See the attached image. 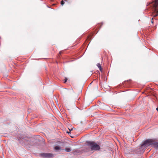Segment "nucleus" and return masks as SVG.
<instances>
[{"label": "nucleus", "mask_w": 158, "mask_h": 158, "mask_svg": "<svg viewBox=\"0 0 158 158\" xmlns=\"http://www.w3.org/2000/svg\"><path fill=\"white\" fill-rule=\"evenodd\" d=\"M97 66L99 68V70L101 71H102V69L101 68V65L100 63H98L97 64Z\"/></svg>", "instance_id": "obj_6"}, {"label": "nucleus", "mask_w": 158, "mask_h": 158, "mask_svg": "<svg viewBox=\"0 0 158 158\" xmlns=\"http://www.w3.org/2000/svg\"><path fill=\"white\" fill-rule=\"evenodd\" d=\"M153 5L154 8V17H156L158 15V8L157 6L158 5V0H155L153 2Z\"/></svg>", "instance_id": "obj_2"}, {"label": "nucleus", "mask_w": 158, "mask_h": 158, "mask_svg": "<svg viewBox=\"0 0 158 158\" xmlns=\"http://www.w3.org/2000/svg\"><path fill=\"white\" fill-rule=\"evenodd\" d=\"M67 80V78H65V80L64 81V83H65L66 82Z\"/></svg>", "instance_id": "obj_10"}, {"label": "nucleus", "mask_w": 158, "mask_h": 158, "mask_svg": "<svg viewBox=\"0 0 158 158\" xmlns=\"http://www.w3.org/2000/svg\"><path fill=\"white\" fill-rule=\"evenodd\" d=\"M65 150L66 152H70L71 150V148H66L65 149Z\"/></svg>", "instance_id": "obj_7"}, {"label": "nucleus", "mask_w": 158, "mask_h": 158, "mask_svg": "<svg viewBox=\"0 0 158 158\" xmlns=\"http://www.w3.org/2000/svg\"><path fill=\"white\" fill-rule=\"evenodd\" d=\"M154 143V139H149L145 140L142 144L141 147H147L151 145H153Z\"/></svg>", "instance_id": "obj_3"}, {"label": "nucleus", "mask_w": 158, "mask_h": 158, "mask_svg": "<svg viewBox=\"0 0 158 158\" xmlns=\"http://www.w3.org/2000/svg\"><path fill=\"white\" fill-rule=\"evenodd\" d=\"M64 4V2L63 0L61 1V4L62 6Z\"/></svg>", "instance_id": "obj_9"}, {"label": "nucleus", "mask_w": 158, "mask_h": 158, "mask_svg": "<svg viewBox=\"0 0 158 158\" xmlns=\"http://www.w3.org/2000/svg\"><path fill=\"white\" fill-rule=\"evenodd\" d=\"M65 1H67V0H64Z\"/></svg>", "instance_id": "obj_14"}, {"label": "nucleus", "mask_w": 158, "mask_h": 158, "mask_svg": "<svg viewBox=\"0 0 158 158\" xmlns=\"http://www.w3.org/2000/svg\"><path fill=\"white\" fill-rule=\"evenodd\" d=\"M40 155L44 158H51L53 156V154L50 153H42Z\"/></svg>", "instance_id": "obj_4"}, {"label": "nucleus", "mask_w": 158, "mask_h": 158, "mask_svg": "<svg viewBox=\"0 0 158 158\" xmlns=\"http://www.w3.org/2000/svg\"><path fill=\"white\" fill-rule=\"evenodd\" d=\"M71 90H72V91H73V90L72 89H71Z\"/></svg>", "instance_id": "obj_13"}, {"label": "nucleus", "mask_w": 158, "mask_h": 158, "mask_svg": "<svg viewBox=\"0 0 158 158\" xmlns=\"http://www.w3.org/2000/svg\"><path fill=\"white\" fill-rule=\"evenodd\" d=\"M60 149V147L58 146H56L54 148V149L56 150H59Z\"/></svg>", "instance_id": "obj_8"}, {"label": "nucleus", "mask_w": 158, "mask_h": 158, "mask_svg": "<svg viewBox=\"0 0 158 158\" xmlns=\"http://www.w3.org/2000/svg\"><path fill=\"white\" fill-rule=\"evenodd\" d=\"M151 22H152V23H153V21L152 20V21H151Z\"/></svg>", "instance_id": "obj_12"}, {"label": "nucleus", "mask_w": 158, "mask_h": 158, "mask_svg": "<svg viewBox=\"0 0 158 158\" xmlns=\"http://www.w3.org/2000/svg\"><path fill=\"white\" fill-rule=\"evenodd\" d=\"M156 110L158 111V107L157 108H156Z\"/></svg>", "instance_id": "obj_11"}, {"label": "nucleus", "mask_w": 158, "mask_h": 158, "mask_svg": "<svg viewBox=\"0 0 158 158\" xmlns=\"http://www.w3.org/2000/svg\"><path fill=\"white\" fill-rule=\"evenodd\" d=\"M152 146L154 147L158 148V142H156V141L154 139V143L153 144Z\"/></svg>", "instance_id": "obj_5"}, {"label": "nucleus", "mask_w": 158, "mask_h": 158, "mask_svg": "<svg viewBox=\"0 0 158 158\" xmlns=\"http://www.w3.org/2000/svg\"><path fill=\"white\" fill-rule=\"evenodd\" d=\"M87 144L90 147L91 151H98L100 148L99 145L93 141L87 142Z\"/></svg>", "instance_id": "obj_1"}]
</instances>
